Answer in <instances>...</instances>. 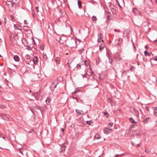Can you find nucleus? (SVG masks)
<instances>
[{
  "label": "nucleus",
  "instance_id": "obj_58",
  "mask_svg": "<svg viewBox=\"0 0 157 157\" xmlns=\"http://www.w3.org/2000/svg\"><path fill=\"white\" fill-rule=\"evenodd\" d=\"M40 109V111H41V113H42V110H43V109L42 108H40V109Z\"/></svg>",
  "mask_w": 157,
  "mask_h": 157
},
{
  "label": "nucleus",
  "instance_id": "obj_15",
  "mask_svg": "<svg viewBox=\"0 0 157 157\" xmlns=\"http://www.w3.org/2000/svg\"><path fill=\"white\" fill-rule=\"evenodd\" d=\"M98 38H100V39H102L103 38L102 34L101 33H100L98 35Z\"/></svg>",
  "mask_w": 157,
  "mask_h": 157
},
{
  "label": "nucleus",
  "instance_id": "obj_51",
  "mask_svg": "<svg viewBox=\"0 0 157 157\" xmlns=\"http://www.w3.org/2000/svg\"><path fill=\"white\" fill-rule=\"evenodd\" d=\"M118 6L121 8H122V6H121V5H120V4L119 3H118Z\"/></svg>",
  "mask_w": 157,
  "mask_h": 157
},
{
  "label": "nucleus",
  "instance_id": "obj_22",
  "mask_svg": "<svg viewBox=\"0 0 157 157\" xmlns=\"http://www.w3.org/2000/svg\"><path fill=\"white\" fill-rule=\"evenodd\" d=\"M104 47L103 46H102L101 45H100L99 46V50L101 51L104 49Z\"/></svg>",
  "mask_w": 157,
  "mask_h": 157
},
{
  "label": "nucleus",
  "instance_id": "obj_41",
  "mask_svg": "<svg viewBox=\"0 0 157 157\" xmlns=\"http://www.w3.org/2000/svg\"><path fill=\"white\" fill-rule=\"evenodd\" d=\"M113 124L111 123H110L108 124V125L110 126L111 127H112L113 126Z\"/></svg>",
  "mask_w": 157,
  "mask_h": 157
},
{
  "label": "nucleus",
  "instance_id": "obj_16",
  "mask_svg": "<svg viewBox=\"0 0 157 157\" xmlns=\"http://www.w3.org/2000/svg\"><path fill=\"white\" fill-rule=\"evenodd\" d=\"M10 18L11 19V21L13 22H14L15 19L14 18L13 16V15H10Z\"/></svg>",
  "mask_w": 157,
  "mask_h": 157
},
{
  "label": "nucleus",
  "instance_id": "obj_10",
  "mask_svg": "<svg viewBox=\"0 0 157 157\" xmlns=\"http://www.w3.org/2000/svg\"><path fill=\"white\" fill-rule=\"evenodd\" d=\"M154 113L155 116H157V107H154L153 108Z\"/></svg>",
  "mask_w": 157,
  "mask_h": 157
},
{
  "label": "nucleus",
  "instance_id": "obj_2",
  "mask_svg": "<svg viewBox=\"0 0 157 157\" xmlns=\"http://www.w3.org/2000/svg\"><path fill=\"white\" fill-rule=\"evenodd\" d=\"M115 58L117 62L120 61L122 58L120 57L119 53L118 52H117L115 56Z\"/></svg>",
  "mask_w": 157,
  "mask_h": 157
},
{
  "label": "nucleus",
  "instance_id": "obj_32",
  "mask_svg": "<svg viewBox=\"0 0 157 157\" xmlns=\"http://www.w3.org/2000/svg\"><path fill=\"white\" fill-rule=\"evenodd\" d=\"M81 66V65H80L79 64H77L76 67L78 68L79 69L81 68L80 67Z\"/></svg>",
  "mask_w": 157,
  "mask_h": 157
},
{
  "label": "nucleus",
  "instance_id": "obj_20",
  "mask_svg": "<svg viewBox=\"0 0 157 157\" xmlns=\"http://www.w3.org/2000/svg\"><path fill=\"white\" fill-rule=\"evenodd\" d=\"M134 111L135 112L136 115H139V112L138 110L135 108L133 109Z\"/></svg>",
  "mask_w": 157,
  "mask_h": 157
},
{
  "label": "nucleus",
  "instance_id": "obj_8",
  "mask_svg": "<svg viewBox=\"0 0 157 157\" xmlns=\"http://www.w3.org/2000/svg\"><path fill=\"white\" fill-rule=\"evenodd\" d=\"M13 59L16 62L18 61L20 59L19 57L17 55H15L13 56Z\"/></svg>",
  "mask_w": 157,
  "mask_h": 157
},
{
  "label": "nucleus",
  "instance_id": "obj_38",
  "mask_svg": "<svg viewBox=\"0 0 157 157\" xmlns=\"http://www.w3.org/2000/svg\"><path fill=\"white\" fill-rule=\"evenodd\" d=\"M27 49L29 50H31V47L29 46H28L27 48Z\"/></svg>",
  "mask_w": 157,
  "mask_h": 157
},
{
  "label": "nucleus",
  "instance_id": "obj_23",
  "mask_svg": "<svg viewBox=\"0 0 157 157\" xmlns=\"http://www.w3.org/2000/svg\"><path fill=\"white\" fill-rule=\"evenodd\" d=\"M107 56L109 58V60H110V59H111V57L110 55L109 52H107Z\"/></svg>",
  "mask_w": 157,
  "mask_h": 157
},
{
  "label": "nucleus",
  "instance_id": "obj_21",
  "mask_svg": "<svg viewBox=\"0 0 157 157\" xmlns=\"http://www.w3.org/2000/svg\"><path fill=\"white\" fill-rule=\"evenodd\" d=\"M92 20L93 21H96V20H97L96 17L95 16H92Z\"/></svg>",
  "mask_w": 157,
  "mask_h": 157
},
{
  "label": "nucleus",
  "instance_id": "obj_27",
  "mask_svg": "<svg viewBox=\"0 0 157 157\" xmlns=\"http://www.w3.org/2000/svg\"><path fill=\"white\" fill-rule=\"evenodd\" d=\"M149 52H148V51L147 50H146L144 52V55L146 56H148V54H149Z\"/></svg>",
  "mask_w": 157,
  "mask_h": 157
},
{
  "label": "nucleus",
  "instance_id": "obj_3",
  "mask_svg": "<svg viewBox=\"0 0 157 157\" xmlns=\"http://www.w3.org/2000/svg\"><path fill=\"white\" fill-rule=\"evenodd\" d=\"M104 132L106 134H108L110 133L112 131V129H111L109 128H105L103 129Z\"/></svg>",
  "mask_w": 157,
  "mask_h": 157
},
{
  "label": "nucleus",
  "instance_id": "obj_9",
  "mask_svg": "<svg viewBox=\"0 0 157 157\" xmlns=\"http://www.w3.org/2000/svg\"><path fill=\"white\" fill-rule=\"evenodd\" d=\"M51 101V99L50 97H48L46 100V102L47 104L48 105H49L50 101Z\"/></svg>",
  "mask_w": 157,
  "mask_h": 157
},
{
  "label": "nucleus",
  "instance_id": "obj_47",
  "mask_svg": "<svg viewBox=\"0 0 157 157\" xmlns=\"http://www.w3.org/2000/svg\"><path fill=\"white\" fill-rule=\"evenodd\" d=\"M36 108L38 109H40V107L37 105H36Z\"/></svg>",
  "mask_w": 157,
  "mask_h": 157
},
{
  "label": "nucleus",
  "instance_id": "obj_44",
  "mask_svg": "<svg viewBox=\"0 0 157 157\" xmlns=\"http://www.w3.org/2000/svg\"><path fill=\"white\" fill-rule=\"evenodd\" d=\"M109 61H110L109 63L111 64L113 62V60L112 59V57L111 58V59H110V60H109Z\"/></svg>",
  "mask_w": 157,
  "mask_h": 157
},
{
  "label": "nucleus",
  "instance_id": "obj_17",
  "mask_svg": "<svg viewBox=\"0 0 157 157\" xmlns=\"http://www.w3.org/2000/svg\"><path fill=\"white\" fill-rule=\"evenodd\" d=\"M77 96L76 95L73 94V95L72 98L73 99H75L76 100L77 102H78V99H77Z\"/></svg>",
  "mask_w": 157,
  "mask_h": 157
},
{
  "label": "nucleus",
  "instance_id": "obj_29",
  "mask_svg": "<svg viewBox=\"0 0 157 157\" xmlns=\"http://www.w3.org/2000/svg\"><path fill=\"white\" fill-rule=\"evenodd\" d=\"M84 64L86 67H87L88 66V63L86 61H85L84 62Z\"/></svg>",
  "mask_w": 157,
  "mask_h": 157
},
{
  "label": "nucleus",
  "instance_id": "obj_37",
  "mask_svg": "<svg viewBox=\"0 0 157 157\" xmlns=\"http://www.w3.org/2000/svg\"><path fill=\"white\" fill-rule=\"evenodd\" d=\"M101 40L102 42H103V40L102 39H100V38H98V42H100L101 41Z\"/></svg>",
  "mask_w": 157,
  "mask_h": 157
},
{
  "label": "nucleus",
  "instance_id": "obj_28",
  "mask_svg": "<svg viewBox=\"0 0 157 157\" xmlns=\"http://www.w3.org/2000/svg\"><path fill=\"white\" fill-rule=\"evenodd\" d=\"M79 91V90H76L75 91H74L73 92H72V95L75 94L77 93L78 91Z\"/></svg>",
  "mask_w": 157,
  "mask_h": 157
},
{
  "label": "nucleus",
  "instance_id": "obj_57",
  "mask_svg": "<svg viewBox=\"0 0 157 157\" xmlns=\"http://www.w3.org/2000/svg\"><path fill=\"white\" fill-rule=\"evenodd\" d=\"M6 18H4V22L5 23V24H6Z\"/></svg>",
  "mask_w": 157,
  "mask_h": 157
},
{
  "label": "nucleus",
  "instance_id": "obj_31",
  "mask_svg": "<svg viewBox=\"0 0 157 157\" xmlns=\"http://www.w3.org/2000/svg\"><path fill=\"white\" fill-rule=\"evenodd\" d=\"M43 58L44 59L46 60L47 59V56L46 55L44 54L43 56Z\"/></svg>",
  "mask_w": 157,
  "mask_h": 157
},
{
  "label": "nucleus",
  "instance_id": "obj_61",
  "mask_svg": "<svg viewBox=\"0 0 157 157\" xmlns=\"http://www.w3.org/2000/svg\"><path fill=\"white\" fill-rule=\"evenodd\" d=\"M154 41L155 43H157V40H155Z\"/></svg>",
  "mask_w": 157,
  "mask_h": 157
},
{
  "label": "nucleus",
  "instance_id": "obj_13",
  "mask_svg": "<svg viewBox=\"0 0 157 157\" xmlns=\"http://www.w3.org/2000/svg\"><path fill=\"white\" fill-rule=\"evenodd\" d=\"M129 121L130 122L132 123H137V122L136 121H135V120L132 117H131L129 118Z\"/></svg>",
  "mask_w": 157,
  "mask_h": 157
},
{
  "label": "nucleus",
  "instance_id": "obj_59",
  "mask_svg": "<svg viewBox=\"0 0 157 157\" xmlns=\"http://www.w3.org/2000/svg\"><path fill=\"white\" fill-rule=\"evenodd\" d=\"M148 48V47L147 46H146L145 47V48L146 49H147Z\"/></svg>",
  "mask_w": 157,
  "mask_h": 157
},
{
  "label": "nucleus",
  "instance_id": "obj_5",
  "mask_svg": "<svg viewBox=\"0 0 157 157\" xmlns=\"http://www.w3.org/2000/svg\"><path fill=\"white\" fill-rule=\"evenodd\" d=\"M33 61L34 64H36L38 63V59L37 56H35L33 57Z\"/></svg>",
  "mask_w": 157,
  "mask_h": 157
},
{
  "label": "nucleus",
  "instance_id": "obj_50",
  "mask_svg": "<svg viewBox=\"0 0 157 157\" xmlns=\"http://www.w3.org/2000/svg\"><path fill=\"white\" fill-rule=\"evenodd\" d=\"M14 28L15 29H18L17 28V26L16 25H14Z\"/></svg>",
  "mask_w": 157,
  "mask_h": 157
},
{
  "label": "nucleus",
  "instance_id": "obj_34",
  "mask_svg": "<svg viewBox=\"0 0 157 157\" xmlns=\"http://www.w3.org/2000/svg\"><path fill=\"white\" fill-rule=\"evenodd\" d=\"M108 101L110 103H111L112 102V99L111 98H109L108 99Z\"/></svg>",
  "mask_w": 157,
  "mask_h": 157
},
{
  "label": "nucleus",
  "instance_id": "obj_45",
  "mask_svg": "<svg viewBox=\"0 0 157 157\" xmlns=\"http://www.w3.org/2000/svg\"><path fill=\"white\" fill-rule=\"evenodd\" d=\"M21 150H22L21 149H21H19V151L23 155V152Z\"/></svg>",
  "mask_w": 157,
  "mask_h": 157
},
{
  "label": "nucleus",
  "instance_id": "obj_24",
  "mask_svg": "<svg viewBox=\"0 0 157 157\" xmlns=\"http://www.w3.org/2000/svg\"><path fill=\"white\" fill-rule=\"evenodd\" d=\"M100 136L99 135H96L95 136V138L96 139H99L100 138Z\"/></svg>",
  "mask_w": 157,
  "mask_h": 157
},
{
  "label": "nucleus",
  "instance_id": "obj_4",
  "mask_svg": "<svg viewBox=\"0 0 157 157\" xmlns=\"http://www.w3.org/2000/svg\"><path fill=\"white\" fill-rule=\"evenodd\" d=\"M6 3L8 6H10L11 7H13L14 5L16 4L15 2L11 1H7Z\"/></svg>",
  "mask_w": 157,
  "mask_h": 157
},
{
  "label": "nucleus",
  "instance_id": "obj_18",
  "mask_svg": "<svg viewBox=\"0 0 157 157\" xmlns=\"http://www.w3.org/2000/svg\"><path fill=\"white\" fill-rule=\"evenodd\" d=\"M86 123L88 124L91 125V124L93 123V122L92 121H87L86 122Z\"/></svg>",
  "mask_w": 157,
  "mask_h": 157
},
{
  "label": "nucleus",
  "instance_id": "obj_19",
  "mask_svg": "<svg viewBox=\"0 0 157 157\" xmlns=\"http://www.w3.org/2000/svg\"><path fill=\"white\" fill-rule=\"evenodd\" d=\"M127 72V71H123L122 73V76L123 77V76H125L126 75Z\"/></svg>",
  "mask_w": 157,
  "mask_h": 157
},
{
  "label": "nucleus",
  "instance_id": "obj_60",
  "mask_svg": "<svg viewBox=\"0 0 157 157\" xmlns=\"http://www.w3.org/2000/svg\"><path fill=\"white\" fill-rule=\"evenodd\" d=\"M120 44H121V43L119 42H118L117 43V45L119 46V45H120Z\"/></svg>",
  "mask_w": 157,
  "mask_h": 157
},
{
  "label": "nucleus",
  "instance_id": "obj_25",
  "mask_svg": "<svg viewBox=\"0 0 157 157\" xmlns=\"http://www.w3.org/2000/svg\"><path fill=\"white\" fill-rule=\"evenodd\" d=\"M104 114L105 117H109V114H108V113H107V112H105L104 113Z\"/></svg>",
  "mask_w": 157,
  "mask_h": 157
},
{
  "label": "nucleus",
  "instance_id": "obj_52",
  "mask_svg": "<svg viewBox=\"0 0 157 157\" xmlns=\"http://www.w3.org/2000/svg\"><path fill=\"white\" fill-rule=\"evenodd\" d=\"M157 56L155 57V59H153V60H154L157 61Z\"/></svg>",
  "mask_w": 157,
  "mask_h": 157
},
{
  "label": "nucleus",
  "instance_id": "obj_33",
  "mask_svg": "<svg viewBox=\"0 0 157 157\" xmlns=\"http://www.w3.org/2000/svg\"><path fill=\"white\" fill-rule=\"evenodd\" d=\"M25 57L26 58V59H29L30 58V56L28 55H27L25 56Z\"/></svg>",
  "mask_w": 157,
  "mask_h": 157
},
{
  "label": "nucleus",
  "instance_id": "obj_46",
  "mask_svg": "<svg viewBox=\"0 0 157 157\" xmlns=\"http://www.w3.org/2000/svg\"><path fill=\"white\" fill-rule=\"evenodd\" d=\"M36 108L38 109H40V107L37 105H36Z\"/></svg>",
  "mask_w": 157,
  "mask_h": 157
},
{
  "label": "nucleus",
  "instance_id": "obj_36",
  "mask_svg": "<svg viewBox=\"0 0 157 157\" xmlns=\"http://www.w3.org/2000/svg\"><path fill=\"white\" fill-rule=\"evenodd\" d=\"M145 108L148 111H149L150 107L149 106H146Z\"/></svg>",
  "mask_w": 157,
  "mask_h": 157
},
{
  "label": "nucleus",
  "instance_id": "obj_26",
  "mask_svg": "<svg viewBox=\"0 0 157 157\" xmlns=\"http://www.w3.org/2000/svg\"><path fill=\"white\" fill-rule=\"evenodd\" d=\"M121 4L122 6L124 5V0H121Z\"/></svg>",
  "mask_w": 157,
  "mask_h": 157
},
{
  "label": "nucleus",
  "instance_id": "obj_6",
  "mask_svg": "<svg viewBox=\"0 0 157 157\" xmlns=\"http://www.w3.org/2000/svg\"><path fill=\"white\" fill-rule=\"evenodd\" d=\"M150 120V118L148 117L144 120L143 121L144 124H146L149 121V120Z\"/></svg>",
  "mask_w": 157,
  "mask_h": 157
},
{
  "label": "nucleus",
  "instance_id": "obj_48",
  "mask_svg": "<svg viewBox=\"0 0 157 157\" xmlns=\"http://www.w3.org/2000/svg\"><path fill=\"white\" fill-rule=\"evenodd\" d=\"M57 81H56V80H55L52 83V85L54 84V85L55 83H57Z\"/></svg>",
  "mask_w": 157,
  "mask_h": 157
},
{
  "label": "nucleus",
  "instance_id": "obj_30",
  "mask_svg": "<svg viewBox=\"0 0 157 157\" xmlns=\"http://www.w3.org/2000/svg\"><path fill=\"white\" fill-rule=\"evenodd\" d=\"M107 20L108 21H110L111 19V18H110V16L109 15H108L107 17Z\"/></svg>",
  "mask_w": 157,
  "mask_h": 157
},
{
  "label": "nucleus",
  "instance_id": "obj_14",
  "mask_svg": "<svg viewBox=\"0 0 157 157\" xmlns=\"http://www.w3.org/2000/svg\"><path fill=\"white\" fill-rule=\"evenodd\" d=\"M78 4L79 8L81 9L82 7V3L81 1L79 0H78Z\"/></svg>",
  "mask_w": 157,
  "mask_h": 157
},
{
  "label": "nucleus",
  "instance_id": "obj_42",
  "mask_svg": "<svg viewBox=\"0 0 157 157\" xmlns=\"http://www.w3.org/2000/svg\"><path fill=\"white\" fill-rule=\"evenodd\" d=\"M24 23L26 25H27L28 24L27 20H25L24 21Z\"/></svg>",
  "mask_w": 157,
  "mask_h": 157
},
{
  "label": "nucleus",
  "instance_id": "obj_62",
  "mask_svg": "<svg viewBox=\"0 0 157 157\" xmlns=\"http://www.w3.org/2000/svg\"><path fill=\"white\" fill-rule=\"evenodd\" d=\"M145 152H146L147 153H148V151H147V150L146 149L145 150Z\"/></svg>",
  "mask_w": 157,
  "mask_h": 157
},
{
  "label": "nucleus",
  "instance_id": "obj_1",
  "mask_svg": "<svg viewBox=\"0 0 157 157\" xmlns=\"http://www.w3.org/2000/svg\"><path fill=\"white\" fill-rule=\"evenodd\" d=\"M1 116L4 120H10V116L8 114L4 113H2L1 114Z\"/></svg>",
  "mask_w": 157,
  "mask_h": 157
},
{
  "label": "nucleus",
  "instance_id": "obj_7",
  "mask_svg": "<svg viewBox=\"0 0 157 157\" xmlns=\"http://www.w3.org/2000/svg\"><path fill=\"white\" fill-rule=\"evenodd\" d=\"M90 71H87L86 73V75L88 76H90L93 73L92 69L90 68Z\"/></svg>",
  "mask_w": 157,
  "mask_h": 157
},
{
  "label": "nucleus",
  "instance_id": "obj_64",
  "mask_svg": "<svg viewBox=\"0 0 157 157\" xmlns=\"http://www.w3.org/2000/svg\"><path fill=\"white\" fill-rule=\"evenodd\" d=\"M138 55H139L138 54H137V59H138Z\"/></svg>",
  "mask_w": 157,
  "mask_h": 157
},
{
  "label": "nucleus",
  "instance_id": "obj_40",
  "mask_svg": "<svg viewBox=\"0 0 157 157\" xmlns=\"http://www.w3.org/2000/svg\"><path fill=\"white\" fill-rule=\"evenodd\" d=\"M136 11H137V9L136 8H133L132 11L134 13L136 12Z\"/></svg>",
  "mask_w": 157,
  "mask_h": 157
},
{
  "label": "nucleus",
  "instance_id": "obj_43",
  "mask_svg": "<svg viewBox=\"0 0 157 157\" xmlns=\"http://www.w3.org/2000/svg\"><path fill=\"white\" fill-rule=\"evenodd\" d=\"M86 73L84 75L82 74V75L83 77V78H84L86 77Z\"/></svg>",
  "mask_w": 157,
  "mask_h": 157
},
{
  "label": "nucleus",
  "instance_id": "obj_12",
  "mask_svg": "<svg viewBox=\"0 0 157 157\" xmlns=\"http://www.w3.org/2000/svg\"><path fill=\"white\" fill-rule=\"evenodd\" d=\"M23 29L25 31H26L28 32L29 30V27L28 26H23Z\"/></svg>",
  "mask_w": 157,
  "mask_h": 157
},
{
  "label": "nucleus",
  "instance_id": "obj_35",
  "mask_svg": "<svg viewBox=\"0 0 157 157\" xmlns=\"http://www.w3.org/2000/svg\"><path fill=\"white\" fill-rule=\"evenodd\" d=\"M79 111V110H78V109L76 110V113H79L80 115L82 114V113L80 112Z\"/></svg>",
  "mask_w": 157,
  "mask_h": 157
},
{
  "label": "nucleus",
  "instance_id": "obj_56",
  "mask_svg": "<svg viewBox=\"0 0 157 157\" xmlns=\"http://www.w3.org/2000/svg\"><path fill=\"white\" fill-rule=\"evenodd\" d=\"M59 12L61 13L62 14H63V11L61 10L60 9H59Z\"/></svg>",
  "mask_w": 157,
  "mask_h": 157
},
{
  "label": "nucleus",
  "instance_id": "obj_53",
  "mask_svg": "<svg viewBox=\"0 0 157 157\" xmlns=\"http://www.w3.org/2000/svg\"><path fill=\"white\" fill-rule=\"evenodd\" d=\"M111 105H112V106H113V105H115V102H113V103L111 102Z\"/></svg>",
  "mask_w": 157,
  "mask_h": 157
},
{
  "label": "nucleus",
  "instance_id": "obj_55",
  "mask_svg": "<svg viewBox=\"0 0 157 157\" xmlns=\"http://www.w3.org/2000/svg\"><path fill=\"white\" fill-rule=\"evenodd\" d=\"M99 79H102V78H101V77L100 74H99Z\"/></svg>",
  "mask_w": 157,
  "mask_h": 157
},
{
  "label": "nucleus",
  "instance_id": "obj_63",
  "mask_svg": "<svg viewBox=\"0 0 157 157\" xmlns=\"http://www.w3.org/2000/svg\"><path fill=\"white\" fill-rule=\"evenodd\" d=\"M62 131V132H63L64 131V129L63 128H61Z\"/></svg>",
  "mask_w": 157,
  "mask_h": 157
},
{
  "label": "nucleus",
  "instance_id": "obj_49",
  "mask_svg": "<svg viewBox=\"0 0 157 157\" xmlns=\"http://www.w3.org/2000/svg\"><path fill=\"white\" fill-rule=\"evenodd\" d=\"M84 50V49H80L79 50V51L80 52H82V51H83Z\"/></svg>",
  "mask_w": 157,
  "mask_h": 157
},
{
  "label": "nucleus",
  "instance_id": "obj_54",
  "mask_svg": "<svg viewBox=\"0 0 157 157\" xmlns=\"http://www.w3.org/2000/svg\"><path fill=\"white\" fill-rule=\"evenodd\" d=\"M151 54H152V53L151 52L149 53V54H148V55L147 56H151Z\"/></svg>",
  "mask_w": 157,
  "mask_h": 157
},
{
  "label": "nucleus",
  "instance_id": "obj_11",
  "mask_svg": "<svg viewBox=\"0 0 157 157\" xmlns=\"http://www.w3.org/2000/svg\"><path fill=\"white\" fill-rule=\"evenodd\" d=\"M65 150V147L62 146L61 147H60V150L59 151L60 153H62Z\"/></svg>",
  "mask_w": 157,
  "mask_h": 157
},
{
  "label": "nucleus",
  "instance_id": "obj_39",
  "mask_svg": "<svg viewBox=\"0 0 157 157\" xmlns=\"http://www.w3.org/2000/svg\"><path fill=\"white\" fill-rule=\"evenodd\" d=\"M36 10L37 12H39V7L38 6H37L36 7Z\"/></svg>",
  "mask_w": 157,
  "mask_h": 157
}]
</instances>
